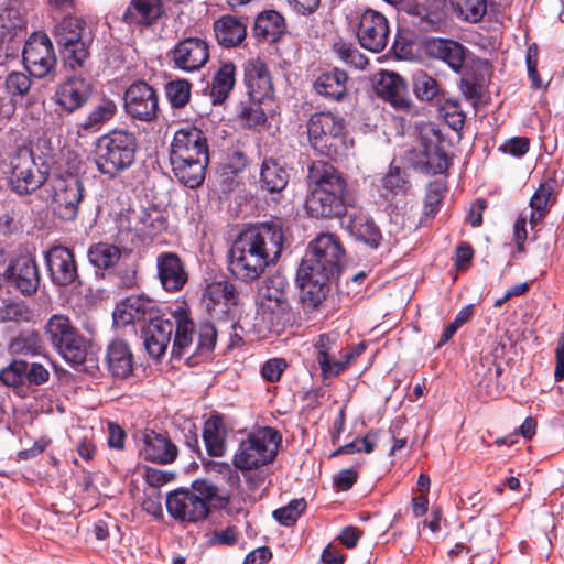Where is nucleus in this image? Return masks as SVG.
I'll use <instances>...</instances> for the list:
<instances>
[{"mask_svg": "<svg viewBox=\"0 0 564 564\" xmlns=\"http://www.w3.org/2000/svg\"><path fill=\"white\" fill-rule=\"evenodd\" d=\"M285 368L286 361L283 358H272L264 362L261 375L269 382H278Z\"/></svg>", "mask_w": 564, "mask_h": 564, "instance_id": "obj_61", "label": "nucleus"}, {"mask_svg": "<svg viewBox=\"0 0 564 564\" xmlns=\"http://www.w3.org/2000/svg\"><path fill=\"white\" fill-rule=\"evenodd\" d=\"M243 82L249 97L261 102L270 98L273 91L271 75L263 61L252 58L246 62L243 67Z\"/></svg>", "mask_w": 564, "mask_h": 564, "instance_id": "obj_23", "label": "nucleus"}, {"mask_svg": "<svg viewBox=\"0 0 564 564\" xmlns=\"http://www.w3.org/2000/svg\"><path fill=\"white\" fill-rule=\"evenodd\" d=\"M165 505L169 514L181 523H197L205 520L210 512L203 498L189 489L181 488L170 492Z\"/></svg>", "mask_w": 564, "mask_h": 564, "instance_id": "obj_14", "label": "nucleus"}, {"mask_svg": "<svg viewBox=\"0 0 564 564\" xmlns=\"http://www.w3.org/2000/svg\"><path fill=\"white\" fill-rule=\"evenodd\" d=\"M25 21L15 7L0 6V41H10L23 32Z\"/></svg>", "mask_w": 564, "mask_h": 564, "instance_id": "obj_49", "label": "nucleus"}, {"mask_svg": "<svg viewBox=\"0 0 564 564\" xmlns=\"http://www.w3.org/2000/svg\"><path fill=\"white\" fill-rule=\"evenodd\" d=\"M107 370L115 379H127L133 371L134 357L130 346L123 339L111 340L105 354Z\"/></svg>", "mask_w": 564, "mask_h": 564, "instance_id": "obj_28", "label": "nucleus"}, {"mask_svg": "<svg viewBox=\"0 0 564 564\" xmlns=\"http://www.w3.org/2000/svg\"><path fill=\"white\" fill-rule=\"evenodd\" d=\"M375 90L379 97L388 101L393 108L399 110L410 108L411 100L406 96L405 82L397 73H379Z\"/></svg>", "mask_w": 564, "mask_h": 564, "instance_id": "obj_27", "label": "nucleus"}, {"mask_svg": "<svg viewBox=\"0 0 564 564\" xmlns=\"http://www.w3.org/2000/svg\"><path fill=\"white\" fill-rule=\"evenodd\" d=\"M538 62H539V47L535 43H532L527 48L525 54V64L528 69V76L531 80V86L534 89H539L542 86V80L538 73Z\"/></svg>", "mask_w": 564, "mask_h": 564, "instance_id": "obj_59", "label": "nucleus"}, {"mask_svg": "<svg viewBox=\"0 0 564 564\" xmlns=\"http://www.w3.org/2000/svg\"><path fill=\"white\" fill-rule=\"evenodd\" d=\"M164 90L171 107L181 109L191 100L192 84L187 79L170 80L165 84Z\"/></svg>", "mask_w": 564, "mask_h": 564, "instance_id": "obj_50", "label": "nucleus"}, {"mask_svg": "<svg viewBox=\"0 0 564 564\" xmlns=\"http://www.w3.org/2000/svg\"><path fill=\"white\" fill-rule=\"evenodd\" d=\"M349 218L347 228L351 236L370 248L377 249L382 240V235L372 218L361 212L351 214Z\"/></svg>", "mask_w": 564, "mask_h": 564, "instance_id": "obj_35", "label": "nucleus"}, {"mask_svg": "<svg viewBox=\"0 0 564 564\" xmlns=\"http://www.w3.org/2000/svg\"><path fill=\"white\" fill-rule=\"evenodd\" d=\"M214 31L217 41L225 47L239 45L247 35L246 23L232 15H223L214 23Z\"/></svg>", "mask_w": 564, "mask_h": 564, "instance_id": "obj_33", "label": "nucleus"}, {"mask_svg": "<svg viewBox=\"0 0 564 564\" xmlns=\"http://www.w3.org/2000/svg\"><path fill=\"white\" fill-rule=\"evenodd\" d=\"M307 134L312 147L329 159H336L347 150L345 120L332 112L312 115Z\"/></svg>", "mask_w": 564, "mask_h": 564, "instance_id": "obj_7", "label": "nucleus"}, {"mask_svg": "<svg viewBox=\"0 0 564 564\" xmlns=\"http://www.w3.org/2000/svg\"><path fill=\"white\" fill-rule=\"evenodd\" d=\"M339 335L337 333H327L319 335L314 340L316 349V360L319 365L322 376L325 378L336 377L340 375L349 365V362L359 356V351H347L344 354V361H330V357L337 351V341Z\"/></svg>", "mask_w": 564, "mask_h": 564, "instance_id": "obj_17", "label": "nucleus"}, {"mask_svg": "<svg viewBox=\"0 0 564 564\" xmlns=\"http://www.w3.org/2000/svg\"><path fill=\"white\" fill-rule=\"evenodd\" d=\"M281 442L278 430L269 426L259 429L239 443L232 464L243 474L259 469L275 459Z\"/></svg>", "mask_w": 564, "mask_h": 564, "instance_id": "obj_6", "label": "nucleus"}, {"mask_svg": "<svg viewBox=\"0 0 564 564\" xmlns=\"http://www.w3.org/2000/svg\"><path fill=\"white\" fill-rule=\"evenodd\" d=\"M348 76L344 70L335 68L322 73L314 83L316 93L329 100L340 101L347 93Z\"/></svg>", "mask_w": 564, "mask_h": 564, "instance_id": "obj_34", "label": "nucleus"}, {"mask_svg": "<svg viewBox=\"0 0 564 564\" xmlns=\"http://www.w3.org/2000/svg\"><path fill=\"white\" fill-rule=\"evenodd\" d=\"M158 278L163 289L176 292L183 289L188 274L181 258L173 252H162L156 258Z\"/></svg>", "mask_w": 564, "mask_h": 564, "instance_id": "obj_25", "label": "nucleus"}, {"mask_svg": "<svg viewBox=\"0 0 564 564\" xmlns=\"http://www.w3.org/2000/svg\"><path fill=\"white\" fill-rule=\"evenodd\" d=\"M389 22L379 11L366 9L359 17L357 36L360 45L375 53L383 51L389 42Z\"/></svg>", "mask_w": 564, "mask_h": 564, "instance_id": "obj_15", "label": "nucleus"}, {"mask_svg": "<svg viewBox=\"0 0 564 564\" xmlns=\"http://www.w3.org/2000/svg\"><path fill=\"white\" fill-rule=\"evenodd\" d=\"M171 54L174 66L189 73L205 66L209 58V47L203 39L187 37L180 41Z\"/></svg>", "mask_w": 564, "mask_h": 564, "instance_id": "obj_18", "label": "nucleus"}, {"mask_svg": "<svg viewBox=\"0 0 564 564\" xmlns=\"http://www.w3.org/2000/svg\"><path fill=\"white\" fill-rule=\"evenodd\" d=\"M236 83V66L224 63L215 73L210 85V97L214 104H223L234 89Z\"/></svg>", "mask_w": 564, "mask_h": 564, "instance_id": "obj_41", "label": "nucleus"}, {"mask_svg": "<svg viewBox=\"0 0 564 564\" xmlns=\"http://www.w3.org/2000/svg\"><path fill=\"white\" fill-rule=\"evenodd\" d=\"M205 297L209 300L207 304L209 310H215V307H212V304L214 306L223 305L224 308L221 311L226 312L231 305L237 304L238 293L231 283L217 281L206 288Z\"/></svg>", "mask_w": 564, "mask_h": 564, "instance_id": "obj_47", "label": "nucleus"}, {"mask_svg": "<svg viewBox=\"0 0 564 564\" xmlns=\"http://www.w3.org/2000/svg\"><path fill=\"white\" fill-rule=\"evenodd\" d=\"M170 158H209L204 132L194 126L176 130L171 142Z\"/></svg>", "mask_w": 564, "mask_h": 564, "instance_id": "obj_19", "label": "nucleus"}, {"mask_svg": "<svg viewBox=\"0 0 564 564\" xmlns=\"http://www.w3.org/2000/svg\"><path fill=\"white\" fill-rule=\"evenodd\" d=\"M138 138L128 129H113L95 143V164L98 172L110 180L128 171L135 162Z\"/></svg>", "mask_w": 564, "mask_h": 564, "instance_id": "obj_3", "label": "nucleus"}, {"mask_svg": "<svg viewBox=\"0 0 564 564\" xmlns=\"http://www.w3.org/2000/svg\"><path fill=\"white\" fill-rule=\"evenodd\" d=\"M47 180V172L40 169L33 151L28 147L18 148L10 159V183L19 195L39 189Z\"/></svg>", "mask_w": 564, "mask_h": 564, "instance_id": "obj_10", "label": "nucleus"}, {"mask_svg": "<svg viewBox=\"0 0 564 564\" xmlns=\"http://www.w3.org/2000/svg\"><path fill=\"white\" fill-rule=\"evenodd\" d=\"M413 90L415 96L424 101L437 99L443 94L436 79L424 72L414 75Z\"/></svg>", "mask_w": 564, "mask_h": 564, "instance_id": "obj_51", "label": "nucleus"}, {"mask_svg": "<svg viewBox=\"0 0 564 564\" xmlns=\"http://www.w3.org/2000/svg\"><path fill=\"white\" fill-rule=\"evenodd\" d=\"M173 332V321L160 316L151 317L142 330L143 345L150 357L159 359L165 354Z\"/></svg>", "mask_w": 564, "mask_h": 564, "instance_id": "obj_24", "label": "nucleus"}, {"mask_svg": "<svg viewBox=\"0 0 564 564\" xmlns=\"http://www.w3.org/2000/svg\"><path fill=\"white\" fill-rule=\"evenodd\" d=\"M10 347L13 352L25 356H36L43 350L41 339L35 333L21 335L12 340Z\"/></svg>", "mask_w": 564, "mask_h": 564, "instance_id": "obj_54", "label": "nucleus"}, {"mask_svg": "<svg viewBox=\"0 0 564 564\" xmlns=\"http://www.w3.org/2000/svg\"><path fill=\"white\" fill-rule=\"evenodd\" d=\"M557 181L553 176H545L541 181L538 189L530 199V223L533 226L539 224L550 212L555 202V189Z\"/></svg>", "mask_w": 564, "mask_h": 564, "instance_id": "obj_32", "label": "nucleus"}, {"mask_svg": "<svg viewBox=\"0 0 564 564\" xmlns=\"http://www.w3.org/2000/svg\"><path fill=\"white\" fill-rule=\"evenodd\" d=\"M453 7L465 21L479 22L487 12V0H451Z\"/></svg>", "mask_w": 564, "mask_h": 564, "instance_id": "obj_52", "label": "nucleus"}, {"mask_svg": "<svg viewBox=\"0 0 564 564\" xmlns=\"http://www.w3.org/2000/svg\"><path fill=\"white\" fill-rule=\"evenodd\" d=\"M31 87V79L21 72H12L6 78V89L12 96H24Z\"/></svg>", "mask_w": 564, "mask_h": 564, "instance_id": "obj_57", "label": "nucleus"}, {"mask_svg": "<svg viewBox=\"0 0 564 564\" xmlns=\"http://www.w3.org/2000/svg\"><path fill=\"white\" fill-rule=\"evenodd\" d=\"M239 536V532L236 527L230 525L224 530L214 532L209 539L208 543L213 546L221 545V546H231L237 543Z\"/></svg>", "mask_w": 564, "mask_h": 564, "instance_id": "obj_63", "label": "nucleus"}, {"mask_svg": "<svg viewBox=\"0 0 564 564\" xmlns=\"http://www.w3.org/2000/svg\"><path fill=\"white\" fill-rule=\"evenodd\" d=\"M84 20L77 17H65L55 29L56 42L65 65L75 70L88 58V45L83 36Z\"/></svg>", "mask_w": 564, "mask_h": 564, "instance_id": "obj_9", "label": "nucleus"}, {"mask_svg": "<svg viewBox=\"0 0 564 564\" xmlns=\"http://www.w3.org/2000/svg\"><path fill=\"white\" fill-rule=\"evenodd\" d=\"M310 194L305 207L311 217L337 218L347 212V182L326 163L314 164L308 174Z\"/></svg>", "mask_w": 564, "mask_h": 564, "instance_id": "obj_2", "label": "nucleus"}, {"mask_svg": "<svg viewBox=\"0 0 564 564\" xmlns=\"http://www.w3.org/2000/svg\"><path fill=\"white\" fill-rule=\"evenodd\" d=\"M290 284L285 276L265 278L257 293V318L261 329L280 333L291 322Z\"/></svg>", "mask_w": 564, "mask_h": 564, "instance_id": "obj_4", "label": "nucleus"}, {"mask_svg": "<svg viewBox=\"0 0 564 564\" xmlns=\"http://www.w3.org/2000/svg\"><path fill=\"white\" fill-rule=\"evenodd\" d=\"M306 507L304 499H294L288 506L273 511L274 519L282 525H292Z\"/></svg>", "mask_w": 564, "mask_h": 564, "instance_id": "obj_55", "label": "nucleus"}, {"mask_svg": "<svg viewBox=\"0 0 564 564\" xmlns=\"http://www.w3.org/2000/svg\"><path fill=\"white\" fill-rule=\"evenodd\" d=\"M432 50L436 57L445 62L454 72H460L466 51L460 43L441 39L433 42Z\"/></svg>", "mask_w": 564, "mask_h": 564, "instance_id": "obj_45", "label": "nucleus"}, {"mask_svg": "<svg viewBox=\"0 0 564 564\" xmlns=\"http://www.w3.org/2000/svg\"><path fill=\"white\" fill-rule=\"evenodd\" d=\"M530 148V141L525 137H513L499 147V150L512 156L524 155Z\"/></svg>", "mask_w": 564, "mask_h": 564, "instance_id": "obj_62", "label": "nucleus"}, {"mask_svg": "<svg viewBox=\"0 0 564 564\" xmlns=\"http://www.w3.org/2000/svg\"><path fill=\"white\" fill-rule=\"evenodd\" d=\"M332 278L314 273L304 276L301 268L297 269V282L301 289V301L308 310L317 308L326 299L329 292V280Z\"/></svg>", "mask_w": 564, "mask_h": 564, "instance_id": "obj_30", "label": "nucleus"}, {"mask_svg": "<svg viewBox=\"0 0 564 564\" xmlns=\"http://www.w3.org/2000/svg\"><path fill=\"white\" fill-rule=\"evenodd\" d=\"M334 50L343 62L356 68L362 69L368 64L366 56L351 44L339 42L334 45Z\"/></svg>", "mask_w": 564, "mask_h": 564, "instance_id": "obj_56", "label": "nucleus"}, {"mask_svg": "<svg viewBox=\"0 0 564 564\" xmlns=\"http://www.w3.org/2000/svg\"><path fill=\"white\" fill-rule=\"evenodd\" d=\"M284 31V18L275 10L261 12L254 21L253 32L258 40L275 42Z\"/></svg>", "mask_w": 564, "mask_h": 564, "instance_id": "obj_38", "label": "nucleus"}, {"mask_svg": "<svg viewBox=\"0 0 564 564\" xmlns=\"http://www.w3.org/2000/svg\"><path fill=\"white\" fill-rule=\"evenodd\" d=\"M283 240V231L278 224L259 223L248 227L229 250V272L245 283L258 280L279 259Z\"/></svg>", "mask_w": 564, "mask_h": 564, "instance_id": "obj_1", "label": "nucleus"}, {"mask_svg": "<svg viewBox=\"0 0 564 564\" xmlns=\"http://www.w3.org/2000/svg\"><path fill=\"white\" fill-rule=\"evenodd\" d=\"M87 257L91 265L98 270L112 268L120 259V249L111 243L98 242L89 247Z\"/></svg>", "mask_w": 564, "mask_h": 564, "instance_id": "obj_48", "label": "nucleus"}, {"mask_svg": "<svg viewBox=\"0 0 564 564\" xmlns=\"http://www.w3.org/2000/svg\"><path fill=\"white\" fill-rule=\"evenodd\" d=\"M124 227L138 236L151 237L165 229V218L154 208H130L119 219Z\"/></svg>", "mask_w": 564, "mask_h": 564, "instance_id": "obj_20", "label": "nucleus"}, {"mask_svg": "<svg viewBox=\"0 0 564 564\" xmlns=\"http://www.w3.org/2000/svg\"><path fill=\"white\" fill-rule=\"evenodd\" d=\"M25 376L26 360L17 358L0 370V382L12 388L17 395L25 398Z\"/></svg>", "mask_w": 564, "mask_h": 564, "instance_id": "obj_46", "label": "nucleus"}, {"mask_svg": "<svg viewBox=\"0 0 564 564\" xmlns=\"http://www.w3.org/2000/svg\"><path fill=\"white\" fill-rule=\"evenodd\" d=\"M45 262L52 282L58 286H68L79 280L77 263L73 251L63 246H53L45 253Z\"/></svg>", "mask_w": 564, "mask_h": 564, "instance_id": "obj_16", "label": "nucleus"}, {"mask_svg": "<svg viewBox=\"0 0 564 564\" xmlns=\"http://www.w3.org/2000/svg\"><path fill=\"white\" fill-rule=\"evenodd\" d=\"M216 338L217 330L213 324L205 323L200 325L196 352L199 355L210 352L216 345Z\"/></svg>", "mask_w": 564, "mask_h": 564, "instance_id": "obj_58", "label": "nucleus"}, {"mask_svg": "<svg viewBox=\"0 0 564 564\" xmlns=\"http://www.w3.org/2000/svg\"><path fill=\"white\" fill-rule=\"evenodd\" d=\"M117 113V105L110 98H102L80 123L85 132L99 131Z\"/></svg>", "mask_w": 564, "mask_h": 564, "instance_id": "obj_44", "label": "nucleus"}, {"mask_svg": "<svg viewBox=\"0 0 564 564\" xmlns=\"http://www.w3.org/2000/svg\"><path fill=\"white\" fill-rule=\"evenodd\" d=\"M22 58L28 72L36 78L52 74L57 63L53 44L45 33H33L29 37Z\"/></svg>", "mask_w": 564, "mask_h": 564, "instance_id": "obj_11", "label": "nucleus"}, {"mask_svg": "<svg viewBox=\"0 0 564 564\" xmlns=\"http://www.w3.org/2000/svg\"><path fill=\"white\" fill-rule=\"evenodd\" d=\"M344 256L345 250L336 235L321 234L310 242L299 268L304 276L314 272L335 279L339 275Z\"/></svg>", "mask_w": 564, "mask_h": 564, "instance_id": "obj_8", "label": "nucleus"}, {"mask_svg": "<svg viewBox=\"0 0 564 564\" xmlns=\"http://www.w3.org/2000/svg\"><path fill=\"white\" fill-rule=\"evenodd\" d=\"M51 379V372L46 366L37 361H26L25 388L26 395L35 388L45 384Z\"/></svg>", "mask_w": 564, "mask_h": 564, "instance_id": "obj_53", "label": "nucleus"}, {"mask_svg": "<svg viewBox=\"0 0 564 564\" xmlns=\"http://www.w3.org/2000/svg\"><path fill=\"white\" fill-rule=\"evenodd\" d=\"M289 182V173L276 160L265 159L260 171V185L270 193L282 192Z\"/></svg>", "mask_w": 564, "mask_h": 564, "instance_id": "obj_40", "label": "nucleus"}, {"mask_svg": "<svg viewBox=\"0 0 564 564\" xmlns=\"http://www.w3.org/2000/svg\"><path fill=\"white\" fill-rule=\"evenodd\" d=\"M53 209L64 220H74L84 196V185L77 175H58L52 182Z\"/></svg>", "mask_w": 564, "mask_h": 564, "instance_id": "obj_12", "label": "nucleus"}, {"mask_svg": "<svg viewBox=\"0 0 564 564\" xmlns=\"http://www.w3.org/2000/svg\"><path fill=\"white\" fill-rule=\"evenodd\" d=\"M174 341L172 346V356L181 359L191 350L193 345L194 323L189 317L181 312L173 314Z\"/></svg>", "mask_w": 564, "mask_h": 564, "instance_id": "obj_37", "label": "nucleus"}, {"mask_svg": "<svg viewBox=\"0 0 564 564\" xmlns=\"http://www.w3.org/2000/svg\"><path fill=\"white\" fill-rule=\"evenodd\" d=\"M162 7V0H132L122 19L129 24H151L161 17Z\"/></svg>", "mask_w": 564, "mask_h": 564, "instance_id": "obj_36", "label": "nucleus"}, {"mask_svg": "<svg viewBox=\"0 0 564 564\" xmlns=\"http://www.w3.org/2000/svg\"><path fill=\"white\" fill-rule=\"evenodd\" d=\"M51 345L76 370L89 371L96 367V359L89 352V341L73 325L69 317L53 315L45 325Z\"/></svg>", "mask_w": 564, "mask_h": 564, "instance_id": "obj_5", "label": "nucleus"}, {"mask_svg": "<svg viewBox=\"0 0 564 564\" xmlns=\"http://www.w3.org/2000/svg\"><path fill=\"white\" fill-rule=\"evenodd\" d=\"M382 195L386 199H393L395 196H405L411 192L412 185L405 170L390 165L388 172L381 178Z\"/></svg>", "mask_w": 564, "mask_h": 564, "instance_id": "obj_42", "label": "nucleus"}, {"mask_svg": "<svg viewBox=\"0 0 564 564\" xmlns=\"http://www.w3.org/2000/svg\"><path fill=\"white\" fill-rule=\"evenodd\" d=\"M176 180L188 188H197L205 180L209 158H170Z\"/></svg>", "mask_w": 564, "mask_h": 564, "instance_id": "obj_29", "label": "nucleus"}, {"mask_svg": "<svg viewBox=\"0 0 564 564\" xmlns=\"http://www.w3.org/2000/svg\"><path fill=\"white\" fill-rule=\"evenodd\" d=\"M444 196L442 184H430L424 199V210L427 216H434L438 210L440 204Z\"/></svg>", "mask_w": 564, "mask_h": 564, "instance_id": "obj_60", "label": "nucleus"}, {"mask_svg": "<svg viewBox=\"0 0 564 564\" xmlns=\"http://www.w3.org/2000/svg\"><path fill=\"white\" fill-rule=\"evenodd\" d=\"M141 454L145 460L169 464L177 457V447L164 435L145 431Z\"/></svg>", "mask_w": 564, "mask_h": 564, "instance_id": "obj_31", "label": "nucleus"}, {"mask_svg": "<svg viewBox=\"0 0 564 564\" xmlns=\"http://www.w3.org/2000/svg\"><path fill=\"white\" fill-rule=\"evenodd\" d=\"M226 427L219 415H212L204 424L203 438L207 453L213 457H221L226 453Z\"/></svg>", "mask_w": 564, "mask_h": 564, "instance_id": "obj_39", "label": "nucleus"}, {"mask_svg": "<svg viewBox=\"0 0 564 564\" xmlns=\"http://www.w3.org/2000/svg\"><path fill=\"white\" fill-rule=\"evenodd\" d=\"M91 95L90 85L83 78L72 77L61 83L55 91V102L66 112L82 108Z\"/></svg>", "mask_w": 564, "mask_h": 564, "instance_id": "obj_26", "label": "nucleus"}, {"mask_svg": "<svg viewBox=\"0 0 564 564\" xmlns=\"http://www.w3.org/2000/svg\"><path fill=\"white\" fill-rule=\"evenodd\" d=\"M414 164L420 171L436 175L447 170L448 159L441 148L436 145H425L424 149L420 151L419 158Z\"/></svg>", "mask_w": 564, "mask_h": 564, "instance_id": "obj_43", "label": "nucleus"}, {"mask_svg": "<svg viewBox=\"0 0 564 564\" xmlns=\"http://www.w3.org/2000/svg\"><path fill=\"white\" fill-rule=\"evenodd\" d=\"M8 283L22 294L31 295L40 286V272L35 260L29 256L14 259L6 269Z\"/></svg>", "mask_w": 564, "mask_h": 564, "instance_id": "obj_22", "label": "nucleus"}, {"mask_svg": "<svg viewBox=\"0 0 564 564\" xmlns=\"http://www.w3.org/2000/svg\"><path fill=\"white\" fill-rule=\"evenodd\" d=\"M156 303L142 294H131L122 300L113 312V321L118 325H129L156 316Z\"/></svg>", "mask_w": 564, "mask_h": 564, "instance_id": "obj_21", "label": "nucleus"}, {"mask_svg": "<svg viewBox=\"0 0 564 564\" xmlns=\"http://www.w3.org/2000/svg\"><path fill=\"white\" fill-rule=\"evenodd\" d=\"M256 102L249 107H245L241 111V118L248 127L263 126L267 122V115L259 105Z\"/></svg>", "mask_w": 564, "mask_h": 564, "instance_id": "obj_64", "label": "nucleus"}, {"mask_svg": "<svg viewBox=\"0 0 564 564\" xmlns=\"http://www.w3.org/2000/svg\"><path fill=\"white\" fill-rule=\"evenodd\" d=\"M123 107L128 116L151 122L158 118L159 96L156 90L144 80L132 83L124 91Z\"/></svg>", "mask_w": 564, "mask_h": 564, "instance_id": "obj_13", "label": "nucleus"}]
</instances>
